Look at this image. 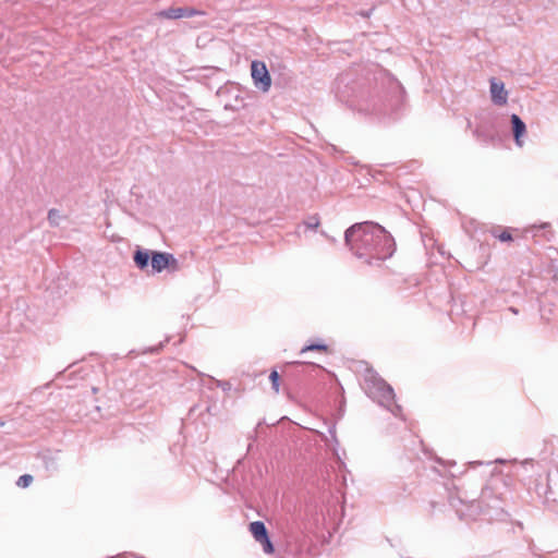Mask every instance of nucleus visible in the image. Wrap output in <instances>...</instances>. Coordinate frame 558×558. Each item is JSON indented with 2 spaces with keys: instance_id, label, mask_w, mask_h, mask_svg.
Segmentation results:
<instances>
[{
  "instance_id": "obj_1",
  "label": "nucleus",
  "mask_w": 558,
  "mask_h": 558,
  "mask_svg": "<svg viewBox=\"0 0 558 558\" xmlns=\"http://www.w3.org/2000/svg\"><path fill=\"white\" fill-rule=\"evenodd\" d=\"M347 246L359 258H365L368 264L373 259L385 260L395 252L392 236L381 226L373 222H362L350 227L344 233Z\"/></svg>"
},
{
  "instance_id": "obj_2",
  "label": "nucleus",
  "mask_w": 558,
  "mask_h": 558,
  "mask_svg": "<svg viewBox=\"0 0 558 558\" xmlns=\"http://www.w3.org/2000/svg\"><path fill=\"white\" fill-rule=\"evenodd\" d=\"M364 389L369 398L395 416L401 415V407L395 401L393 389L372 369H367L364 376Z\"/></svg>"
},
{
  "instance_id": "obj_3",
  "label": "nucleus",
  "mask_w": 558,
  "mask_h": 558,
  "mask_svg": "<svg viewBox=\"0 0 558 558\" xmlns=\"http://www.w3.org/2000/svg\"><path fill=\"white\" fill-rule=\"evenodd\" d=\"M251 70L254 84L263 92H267L271 85V80L266 65L263 62L253 61Z\"/></svg>"
},
{
  "instance_id": "obj_4",
  "label": "nucleus",
  "mask_w": 558,
  "mask_h": 558,
  "mask_svg": "<svg viewBox=\"0 0 558 558\" xmlns=\"http://www.w3.org/2000/svg\"><path fill=\"white\" fill-rule=\"evenodd\" d=\"M250 532L252 533L253 537L256 542H258L265 554H272L274 553V546L268 537V533L266 530V526L260 521H255L250 524Z\"/></svg>"
},
{
  "instance_id": "obj_5",
  "label": "nucleus",
  "mask_w": 558,
  "mask_h": 558,
  "mask_svg": "<svg viewBox=\"0 0 558 558\" xmlns=\"http://www.w3.org/2000/svg\"><path fill=\"white\" fill-rule=\"evenodd\" d=\"M204 12L197 11L192 8H168L156 13L158 19L178 20L183 17H192L194 15H202Z\"/></svg>"
},
{
  "instance_id": "obj_6",
  "label": "nucleus",
  "mask_w": 558,
  "mask_h": 558,
  "mask_svg": "<svg viewBox=\"0 0 558 558\" xmlns=\"http://www.w3.org/2000/svg\"><path fill=\"white\" fill-rule=\"evenodd\" d=\"M489 85L492 101L497 106H505L508 101V92L505 84L496 77H492Z\"/></svg>"
},
{
  "instance_id": "obj_7",
  "label": "nucleus",
  "mask_w": 558,
  "mask_h": 558,
  "mask_svg": "<svg viewBox=\"0 0 558 558\" xmlns=\"http://www.w3.org/2000/svg\"><path fill=\"white\" fill-rule=\"evenodd\" d=\"M511 124H512V132H513L515 144L519 147H522L523 141L521 140V137L526 132L525 123L521 120V118L519 116L512 114L511 116Z\"/></svg>"
},
{
  "instance_id": "obj_8",
  "label": "nucleus",
  "mask_w": 558,
  "mask_h": 558,
  "mask_svg": "<svg viewBox=\"0 0 558 558\" xmlns=\"http://www.w3.org/2000/svg\"><path fill=\"white\" fill-rule=\"evenodd\" d=\"M172 255L161 252H154L151 255V267L155 271L160 272L169 265Z\"/></svg>"
},
{
  "instance_id": "obj_9",
  "label": "nucleus",
  "mask_w": 558,
  "mask_h": 558,
  "mask_svg": "<svg viewBox=\"0 0 558 558\" xmlns=\"http://www.w3.org/2000/svg\"><path fill=\"white\" fill-rule=\"evenodd\" d=\"M149 252L145 250H136L134 253V263L140 269H144L149 263Z\"/></svg>"
},
{
  "instance_id": "obj_10",
  "label": "nucleus",
  "mask_w": 558,
  "mask_h": 558,
  "mask_svg": "<svg viewBox=\"0 0 558 558\" xmlns=\"http://www.w3.org/2000/svg\"><path fill=\"white\" fill-rule=\"evenodd\" d=\"M62 219L60 211L57 209H50L48 213V220L51 226H58Z\"/></svg>"
},
{
  "instance_id": "obj_11",
  "label": "nucleus",
  "mask_w": 558,
  "mask_h": 558,
  "mask_svg": "<svg viewBox=\"0 0 558 558\" xmlns=\"http://www.w3.org/2000/svg\"><path fill=\"white\" fill-rule=\"evenodd\" d=\"M32 482H33V476L29 474H25V475H22L19 477L16 484H17V486L25 488V487H28Z\"/></svg>"
},
{
  "instance_id": "obj_12",
  "label": "nucleus",
  "mask_w": 558,
  "mask_h": 558,
  "mask_svg": "<svg viewBox=\"0 0 558 558\" xmlns=\"http://www.w3.org/2000/svg\"><path fill=\"white\" fill-rule=\"evenodd\" d=\"M269 379L272 384V388L276 392H279V374L277 371H272L269 375Z\"/></svg>"
},
{
  "instance_id": "obj_13",
  "label": "nucleus",
  "mask_w": 558,
  "mask_h": 558,
  "mask_svg": "<svg viewBox=\"0 0 558 558\" xmlns=\"http://www.w3.org/2000/svg\"><path fill=\"white\" fill-rule=\"evenodd\" d=\"M314 350H317V351H327V345L325 344H310V345H306L304 347L302 350H301V353H305L307 351H314Z\"/></svg>"
},
{
  "instance_id": "obj_14",
  "label": "nucleus",
  "mask_w": 558,
  "mask_h": 558,
  "mask_svg": "<svg viewBox=\"0 0 558 558\" xmlns=\"http://www.w3.org/2000/svg\"><path fill=\"white\" fill-rule=\"evenodd\" d=\"M478 509H480V502H475V501L472 502L470 505L468 515L472 517V518H475L478 514V512H477Z\"/></svg>"
},
{
  "instance_id": "obj_15",
  "label": "nucleus",
  "mask_w": 558,
  "mask_h": 558,
  "mask_svg": "<svg viewBox=\"0 0 558 558\" xmlns=\"http://www.w3.org/2000/svg\"><path fill=\"white\" fill-rule=\"evenodd\" d=\"M305 225L310 229H316L319 225V220L317 217H312L305 222Z\"/></svg>"
},
{
  "instance_id": "obj_16",
  "label": "nucleus",
  "mask_w": 558,
  "mask_h": 558,
  "mask_svg": "<svg viewBox=\"0 0 558 558\" xmlns=\"http://www.w3.org/2000/svg\"><path fill=\"white\" fill-rule=\"evenodd\" d=\"M498 238L502 242L510 241L512 239L511 234L508 231H504L498 235Z\"/></svg>"
},
{
  "instance_id": "obj_17",
  "label": "nucleus",
  "mask_w": 558,
  "mask_h": 558,
  "mask_svg": "<svg viewBox=\"0 0 558 558\" xmlns=\"http://www.w3.org/2000/svg\"><path fill=\"white\" fill-rule=\"evenodd\" d=\"M509 311L512 312L515 315L518 314V310L515 307H510Z\"/></svg>"
},
{
  "instance_id": "obj_18",
  "label": "nucleus",
  "mask_w": 558,
  "mask_h": 558,
  "mask_svg": "<svg viewBox=\"0 0 558 558\" xmlns=\"http://www.w3.org/2000/svg\"><path fill=\"white\" fill-rule=\"evenodd\" d=\"M529 463H530V461L525 460V461H522V462H521V465H522V466H525V465H527Z\"/></svg>"
}]
</instances>
